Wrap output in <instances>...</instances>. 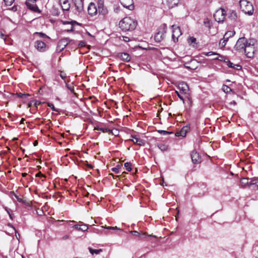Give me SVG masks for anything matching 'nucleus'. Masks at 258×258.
I'll use <instances>...</instances> for the list:
<instances>
[{"label": "nucleus", "instance_id": "nucleus-13", "mask_svg": "<svg viewBox=\"0 0 258 258\" xmlns=\"http://www.w3.org/2000/svg\"><path fill=\"white\" fill-rule=\"evenodd\" d=\"M59 4L64 11H68L70 9L71 5L68 0H59Z\"/></svg>", "mask_w": 258, "mask_h": 258}, {"label": "nucleus", "instance_id": "nucleus-46", "mask_svg": "<svg viewBox=\"0 0 258 258\" xmlns=\"http://www.w3.org/2000/svg\"><path fill=\"white\" fill-rule=\"evenodd\" d=\"M123 40L125 42H127L130 40L129 38L127 37H126V36L123 37Z\"/></svg>", "mask_w": 258, "mask_h": 258}, {"label": "nucleus", "instance_id": "nucleus-9", "mask_svg": "<svg viewBox=\"0 0 258 258\" xmlns=\"http://www.w3.org/2000/svg\"><path fill=\"white\" fill-rule=\"evenodd\" d=\"M121 4L124 7L130 10L134 9L133 0H119Z\"/></svg>", "mask_w": 258, "mask_h": 258}, {"label": "nucleus", "instance_id": "nucleus-30", "mask_svg": "<svg viewBox=\"0 0 258 258\" xmlns=\"http://www.w3.org/2000/svg\"><path fill=\"white\" fill-rule=\"evenodd\" d=\"M203 55H205L206 56H210L211 55H219V54L216 52H213V51H210L208 52H203L202 53Z\"/></svg>", "mask_w": 258, "mask_h": 258}, {"label": "nucleus", "instance_id": "nucleus-36", "mask_svg": "<svg viewBox=\"0 0 258 258\" xmlns=\"http://www.w3.org/2000/svg\"><path fill=\"white\" fill-rule=\"evenodd\" d=\"M67 87L72 92L74 91V87L73 83L66 84Z\"/></svg>", "mask_w": 258, "mask_h": 258}, {"label": "nucleus", "instance_id": "nucleus-57", "mask_svg": "<svg viewBox=\"0 0 258 258\" xmlns=\"http://www.w3.org/2000/svg\"><path fill=\"white\" fill-rule=\"evenodd\" d=\"M105 233H106V234H109V233H108V232H106Z\"/></svg>", "mask_w": 258, "mask_h": 258}, {"label": "nucleus", "instance_id": "nucleus-33", "mask_svg": "<svg viewBox=\"0 0 258 258\" xmlns=\"http://www.w3.org/2000/svg\"><path fill=\"white\" fill-rule=\"evenodd\" d=\"M120 168V165H117L115 167H113L112 168V171L115 172V173H119Z\"/></svg>", "mask_w": 258, "mask_h": 258}, {"label": "nucleus", "instance_id": "nucleus-12", "mask_svg": "<svg viewBox=\"0 0 258 258\" xmlns=\"http://www.w3.org/2000/svg\"><path fill=\"white\" fill-rule=\"evenodd\" d=\"M162 27H163V31L162 32H158L155 35V39L157 41H160L164 37V33L166 32V25L164 24Z\"/></svg>", "mask_w": 258, "mask_h": 258}, {"label": "nucleus", "instance_id": "nucleus-37", "mask_svg": "<svg viewBox=\"0 0 258 258\" xmlns=\"http://www.w3.org/2000/svg\"><path fill=\"white\" fill-rule=\"evenodd\" d=\"M256 183H257V178H252V179H250V180L249 181L248 185L256 184Z\"/></svg>", "mask_w": 258, "mask_h": 258}, {"label": "nucleus", "instance_id": "nucleus-11", "mask_svg": "<svg viewBox=\"0 0 258 258\" xmlns=\"http://www.w3.org/2000/svg\"><path fill=\"white\" fill-rule=\"evenodd\" d=\"M192 162L194 164H199L201 162V158L199 154L196 151H192L191 153Z\"/></svg>", "mask_w": 258, "mask_h": 258}, {"label": "nucleus", "instance_id": "nucleus-23", "mask_svg": "<svg viewBox=\"0 0 258 258\" xmlns=\"http://www.w3.org/2000/svg\"><path fill=\"white\" fill-rule=\"evenodd\" d=\"M235 34V32L233 31H229L225 33L223 37L225 39L228 41V39L234 36Z\"/></svg>", "mask_w": 258, "mask_h": 258}, {"label": "nucleus", "instance_id": "nucleus-53", "mask_svg": "<svg viewBox=\"0 0 258 258\" xmlns=\"http://www.w3.org/2000/svg\"><path fill=\"white\" fill-rule=\"evenodd\" d=\"M73 29V27L72 26H71V31H72Z\"/></svg>", "mask_w": 258, "mask_h": 258}, {"label": "nucleus", "instance_id": "nucleus-40", "mask_svg": "<svg viewBox=\"0 0 258 258\" xmlns=\"http://www.w3.org/2000/svg\"><path fill=\"white\" fill-rule=\"evenodd\" d=\"M35 35H39L40 37H42V38H44V37H47V35L42 33V32H35Z\"/></svg>", "mask_w": 258, "mask_h": 258}, {"label": "nucleus", "instance_id": "nucleus-24", "mask_svg": "<svg viewBox=\"0 0 258 258\" xmlns=\"http://www.w3.org/2000/svg\"><path fill=\"white\" fill-rule=\"evenodd\" d=\"M249 178H243L240 180V186L241 187H245L246 185H248Z\"/></svg>", "mask_w": 258, "mask_h": 258}, {"label": "nucleus", "instance_id": "nucleus-21", "mask_svg": "<svg viewBox=\"0 0 258 258\" xmlns=\"http://www.w3.org/2000/svg\"><path fill=\"white\" fill-rule=\"evenodd\" d=\"M180 0H167V4L169 8H172L176 6Z\"/></svg>", "mask_w": 258, "mask_h": 258}, {"label": "nucleus", "instance_id": "nucleus-39", "mask_svg": "<svg viewBox=\"0 0 258 258\" xmlns=\"http://www.w3.org/2000/svg\"><path fill=\"white\" fill-rule=\"evenodd\" d=\"M5 4L7 6H11L14 3V0H4Z\"/></svg>", "mask_w": 258, "mask_h": 258}, {"label": "nucleus", "instance_id": "nucleus-58", "mask_svg": "<svg viewBox=\"0 0 258 258\" xmlns=\"http://www.w3.org/2000/svg\"><path fill=\"white\" fill-rule=\"evenodd\" d=\"M37 176H39V173H38V174H37Z\"/></svg>", "mask_w": 258, "mask_h": 258}, {"label": "nucleus", "instance_id": "nucleus-51", "mask_svg": "<svg viewBox=\"0 0 258 258\" xmlns=\"http://www.w3.org/2000/svg\"><path fill=\"white\" fill-rule=\"evenodd\" d=\"M29 1H31L32 2H35L36 0H28Z\"/></svg>", "mask_w": 258, "mask_h": 258}, {"label": "nucleus", "instance_id": "nucleus-18", "mask_svg": "<svg viewBox=\"0 0 258 258\" xmlns=\"http://www.w3.org/2000/svg\"><path fill=\"white\" fill-rule=\"evenodd\" d=\"M132 138L131 140L134 144L140 146H142L144 144V140L138 138L136 136H132Z\"/></svg>", "mask_w": 258, "mask_h": 258}, {"label": "nucleus", "instance_id": "nucleus-20", "mask_svg": "<svg viewBox=\"0 0 258 258\" xmlns=\"http://www.w3.org/2000/svg\"><path fill=\"white\" fill-rule=\"evenodd\" d=\"M178 87L182 93L184 94H186L188 90V87L187 85L183 82L179 83Z\"/></svg>", "mask_w": 258, "mask_h": 258}, {"label": "nucleus", "instance_id": "nucleus-56", "mask_svg": "<svg viewBox=\"0 0 258 258\" xmlns=\"http://www.w3.org/2000/svg\"><path fill=\"white\" fill-rule=\"evenodd\" d=\"M29 105V106H31L32 105V103H30Z\"/></svg>", "mask_w": 258, "mask_h": 258}, {"label": "nucleus", "instance_id": "nucleus-32", "mask_svg": "<svg viewBox=\"0 0 258 258\" xmlns=\"http://www.w3.org/2000/svg\"><path fill=\"white\" fill-rule=\"evenodd\" d=\"M47 106H49L53 111L57 112H59L58 109L55 108L54 105L52 103L48 102L47 103Z\"/></svg>", "mask_w": 258, "mask_h": 258}, {"label": "nucleus", "instance_id": "nucleus-52", "mask_svg": "<svg viewBox=\"0 0 258 258\" xmlns=\"http://www.w3.org/2000/svg\"><path fill=\"white\" fill-rule=\"evenodd\" d=\"M37 101H35V102H34V105H35V106H36V105H37Z\"/></svg>", "mask_w": 258, "mask_h": 258}, {"label": "nucleus", "instance_id": "nucleus-34", "mask_svg": "<svg viewBox=\"0 0 258 258\" xmlns=\"http://www.w3.org/2000/svg\"><path fill=\"white\" fill-rule=\"evenodd\" d=\"M95 130L100 131L103 133H107L110 132V130L107 128H102V127H95Z\"/></svg>", "mask_w": 258, "mask_h": 258}, {"label": "nucleus", "instance_id": "nucleus-29", "mask_svg": "<svg viewBox=\"0 0 258 258\" xmlns=\"http://www.w3.org/2000/svg\"><path fill=\"white\" fill-rule=\"evenodd\" d=\"M222 89L225 93H226L230 92L231 91V88L229 87H228V86L225 85H223Z\"/></svg>", "mask_w": 258, "mask_h": 258}, {"label": "nucleus", "instance_id": "nucleus-19", "mask_svg": "<svg viewBox=\"0 0 258 258\" xmlns=\"http://www.w3.org/2000/svg\"><path fill=\"white\" fill-rule=\"evenodd\" d=\"M118 56L121 60L127 62L130 61L131 58L130 55L125 52L119 53Z\"/></svg>", "mask_w": 258, "mask_h": 258}, {"label": "nucleus", "instance_id": "nucleus-25", "mask_svg": "<svg viewBox=\"0 0 258 258\" xmlns=\"http://www.w3.org/2000/svg\"><path fill=\"white\" fill-rule=\"evenodd\" d=\"M227 66L231 68H235L237 70L241 69V66L238 64H234L232 62L229 61L227 63Z\"/></svg>", "mask_w": 258, "mask_h": 258}, {"label": "nucleus", "instance_id": "nucleus-59", "mask_svg": "<svg viewBox=\"0 0 258 258\" xmlns=\"http://www.w3.org/2000/svg\"><path fill=\"white\" fill-rule=\"evenodd\" d=\"M71 222H75V221H71Z\"/></svg>", "mask_w": 258, "mask_h": 258}, {"label": "nucleus", "instance_id": "nucleus-48", "mask_svg": "<svg viewBox=\"0 0 258 258\" xmlns=\"http://www.w3.org/2000/svg\"><path fill=\"white\" fill-rule=\"evenodd\" d=\"M14 229V230L15 231V232H16V237H17V239H18V240H19V238H20V234L18 233V235H17L16 230L15 229Z\"/></svg>", "mask_w": 258, "mask_h": 258}, {"label": "nucleus", "instance_id": "nucleus-26", "mask_svg": "<svg viewBox=\"0 0 258 258\" xmlns=\"http://www.w3.org/2000/svg\"><path fill=\"white\" fill-rule=\"evenodd\" d=\"M229 17L230 19L235 20L237 17V13L235 11H231L229 15Z\"/></svg>", "mask_w": 258, "mask_h": 258}, {"label": "nucleus", "instance_id": "nucleus-10", "mask_svg": "<svg viewBox=\"0 0 258 258\" xmlns=\"http://www.w3.org/2000/svg\"><path fill=\"white\" fill-rule=\"evenodd\" d=\"M46 44L40 40H37L35 43V47L39 51L44 52L46 50Z\"/></svg>", "mask_w": 258, "mask_h": 258}, {"label": "nucleus", "instance_id": "nucleus-1", "mask_svg": "<svg viewBox=\"0 0 258 258\" xmlns=\"http://www.w3.org/2000/svg\"><path fill=\"white\" fill-rule=\"evenodd\" d=\"M256 46L257 42L255 39H247L245 37H241L237 41L235 48L240 52H244L247 57L252 58L256 51Z\"/></svg>", "mask_w": 258, "mask_h": 258}, {"label": "nucleus", "instance_id": "nucleus-22", "mask_svg": "<svg viewBox=\"0 0 258 258\" xmlns=\"http://www.w3.org/2000/svg\"><path fill=\"white\" fill-rule=\"evenodd\" d=\"M130 232L131 233H132L133 235L136 237H140L141 238H143L144 237H145L146 236H150V235H146L145 234V233H140L137 231H130Z\"/></svg>", "mask_w": 258, "mask_h": 258}, {"label": "nucleus", "instance_id": "nucleus-45", "mask_svg": "<svg viewBox=\"0 0 258 258\" xmlns=\"http://www.w3.org/2000/svg\"><path fill=\"white\" fill-rule=\"evenodd\" d=\"M79 45L80 47H84V46H85V41H81L79 43Z\"/></svg>", "mask_w": 258, "mask_h": 258}, {"label": "nucleus", "instance_id": "nucleus-17", "mask_svg": "<svg viewBox=\"0 0 258 258\" xmlns=\"http://www.w3.org/2000/svg\"><path fill=\"white\" fill-rule=\"evenodd\" d=\"M26 5L30 10L34 12H37L38 9L35 4V2H32L28 0L27 2H26Z\"/></svg>", "mask_w": 258, "mask_h": 258}, {"label": "nucleus", "instance_id": "nucleus-27", "mask_svg": "<svg viewBox=\"0 0 258 258\" xmlns=\"http://www.w3.org/2000/svg\"><path fill=\"white\" fill-rule=\"evenodd\" d=\"M89 251L90 252V253L92 254H98L100 252H101L102 251V250L101 249H92V248H89Z\"/></svg>", "mask_w": 258, "mask_h": 258}, {"label": "nucleus", "instance_id": "nucleus-3", "mask_svg": "<svg viewBox=\"0 0 258 258\" xmlns=\"http://www.w3.org/2000/svg\"><path fill=\"white\" fill-rule=\"evenodd\" d=\"M240 8L245 14L252 15L253 12L252 5L246 0L239 1Z\"/></svg>", "mask_w": 258, "mask_h": 258}, {"label": "nucleus", "instance_id": "nucleus-2", "mask_svg": "<svg viewBox=\"0 0 258 258\" xmlns=\"http://www.w3.org/2000/svg\"><path fill=\"white\" fill-rule=\"evenodd\" d=\"M137 25V21L130 17L124 18L119 23L120 28L124 32L134 30Z\"/></svg>", "mask_w": 258, "mask_h": 258}, {"label": "nucleus", "instance_id": "nucleus-6", "mask_svg": "<svg viewBox=\"0 0 258 258\" xmlns=\"http://www.w3.org/2000/svg\"><path fill=\"white\" fill-rule=\"evenodd\" d=\"M74 7L75 8V14H79L84 9L83 3L82 0H73Z\"/></svg>", "mask_w": 258, "mask_h": 258}, {"label": "nucleus", "instance_id": "nucleus-4", "mask_svg": "<svg viewBox=\"0 0 258 258\" xmlns=\"http://www.w3.org/2000/svg\"><path fill=\"white\" fill-rule=\"evenodd\" d=\"M226 11L223 9H220L214 14L215 20L218 23L223 22L225 18Z\"/></svg>", "mask_w": 258, "mask_h": 258}, {"label": "nucleus", "instance_id": "nucleus-35", "mask_svg": "<svg viewBox=\"0 0 258 258\" xmlns=\"http://www.w3.org/2000/svg\"><path fill=\"white\" fill-rule=\"evenodd\" d=\"M124 166L127 171H131L132 170V164L131 163H130V162L125 163Z\"/></svg>", "mask_w": 258, "mask_h": 258}, {"label": "nucleus", "instance_id": "nucleus-43", "mask_svg": "<svg viewBox=\"0 0 258 258\" xmlns=\"http://www.w3.org/2000/svg\"><path fill=\"white\" fill-rule=\"evenodd\" d=\"M177 95L180 98V100L184 101L183 97L180 95V94L177 91H175Z\"/></svg>", "mask_w": 258, "mask_h": 258}, {"label": "nucleus", "instance_id": "nucleus-50", "mask_svg": "<svg viewBox=\"0 0 258 258\" xmlns=\"http://www.w3.org/2000/svg\"><path fill=\"white\" fill-rule=\"evenodd\" d=\"M191 42H195L196 40V38H191Z\"/></svg>", "mask_w": 258, "mask_h": 258}, {"label": "nucleus", "instance_id": "nucleus-41", "mask_svg": "<svg viewBox=\"0 0 258 258\" xmlns=\"http://www.w3.org/2000/svg\"><path fill=\"white\" fill-rule=\"evenodd\" d=\"M97 7L104 5V0H97Z\"/></svg>", "mask_w": 258, "mask_h": 258}, {"label": "nucleus", "instance_id": "nucleus-28", "mask_svg": "<svg viewBox=\"0 0 258 258\" xmlns=\"http://www.w3.org/2000/svg\"><path fill=\"white\" fill-rule=\"evenodd\" d=\"M102 228H105L108 230H118V231H122V229L117 227V226L115 227H111V226H102Z\"/></svg>", "mask_w": 258, "mask_h": 258}, {"label": "nucleus", "instance_id": "nucleus-55", "mask_svg": "<svg viewBox=\"0 0 258 258\" xmlns=\"http://www.w3.org/2000/svg\"><path fill=\"white\" fill-rule=\"evenodd\" d=\"M256 185L258 187V179H257V183H256Z\"/></svg>", "mask_w": 258, "mask_h": 258}, {"label": "nucleus", "instance_id": "nucleus-14", "mask_svg": "<svg viewBox=\"0 0 258 258\" xmlns=\"http://www.w3.org/2000/svg\"><path fill=\"white\" fill-rule=\"evenodd\" d=\"M75 229L78 231H86L88 229L86 224H83L82 222L80 221L79 224H76L73 226Z\"/></svg>", "mask_w": 258, "mask_h": 258}, {"label": "nucleus", "instance_id": "nucleus-5", "mask_svg": "<svg viewBox=\"0 0 258 258\" xmlns=\"http://www.w3.org/2000/svg\"><path fill=\"white\" fill-rule=\"evenodd\" d=\"M171 27L172 29V39L174 42H175L176 41H177L178 38L181 35L182 33L179 27L173 25Z\"/></svg>", "mask_w": 258, "mask_h": 258}, {"label": "nucleus", "instance_id": "nucleus-31", "mask_svg": "<svg viewBox=\"0 0 258 258\" xmlns=\"http://www.w3.org/2000/svg\"><path fill=\"white\" fill-rule=\"evenodd\" d=\"M227 41V40L225 39L223 37L222 39H221L219 41V45L221 47H223L225 46L226 42Z\"/></svg>", "mask_w": 258, "mask_h": 258}, {"label": "nucleus", "instance_id": "nucleus-38", "mask_svg": "<svg viewBox=\"0 0 258 258\" xmlns=\"http://www.w3.org/2000/svg\"><path fill=\"white\" fill-rule=\"evenodd\" d=\"M158 147L161 151H165L167 149V146L164 144H160Z\"/></svg>", "mask_w": 258, "mask_h": 258}, {"label": "nucleus", "instance_id": "nucleus-54", "mask_svg": "<svg viewBox=\"0 0 258 258\" xmlns=\"http://www.w3.org/2000/svg\"><path fill=\"white\" fill-rule=\"evenodd\" d=\"M68 23H69V22H63V24H68Z\"/></svg>", "mask_w": 258, "mask_h": 258}, {"label": "nucleus", "instance_id": "nucleus-15", "mask_svg": "<svg viewBox=\"0 0 258 258\" xmlns=\"http://www.w3.org/2000/svg\"><path fill=\"white\" fill-rule=\"evenodd\" d=\"M189 130H190V128L189 126H183L181 129L180 132H177L175 134V136L176 137H179V136L185 137L186 136V133L189 131Z\"/></svg>", "mask_w": 258, "mask_h": 258}, {"label": "nucleus", "instance_id": "nucleus-8", "mask_svg": "<svg viewBox=\"0 0 258 258\" xmlns=\"http://www.w3.org/2000/svg\"><path fill=\"white\" fill-rule=\"evenodd\" d=\"M88 14L91 16H94L97 15V6L93 3H91L88 7Z\"/></svg>", "mask_w": 258, "mask_h": 258}, {"label": "nucleus", "instance_id": "nucleus-47", "mask_svg": "<svg viewBox=\"0 0 258 258\" xmlns=\"http://www.w3.org/2000/svg\"><path fill=\"white\" fill-rule=\"evenodd\" d=\"M15 197H16V198H17V200H18L19 202H20V203H22V202H23V200H22V199H21V198H19V197H17V196H16Z\"/></svg>", "mask_w": 258, "mask_h": 258}, {"label": "nucleus", "instance_id": "nucleus-49", "mask_svg": "<svg viewBox=\"0 0 258 258\" xmlns=\"http://www.w3.org/2000/svg\"><path fill=\"white\" fill-rule=\"evenodd\" d=\"M230 105H236V102L235 101H231L230 103Z\"/></svg>", "mask_w": 258, "mask_h": 258}, {"label": "nucleus", "instance_id": "nucleus-16", "mask_svg": "<svg viewBox=\"0 0 258 258\" xmlns=\"http://www.w3.org/2000/svg\"><path fill=\"white\" fill-rule=\"evenodd\" d=\"M97 13H98L99 15L105 17L107 15L108 11L104 6H101L97 7Z\"/></svg>", "mask_w": 258, "mask_h": 258}, {"label": "nucleus", "instance_id": "nucleus-42", "mask_svg": "<svg viewBox=\"0 0 258 258\" xmlns=\"http://www.w3.org/2000/svg\"><path fill=\"white\" fill-rule=\"evenodd\" d=\"M159 132L161 134H163V135H168V134H170V133H169L167 131H163V130L159 131Z\"/></svg>", "mask_w": 258, "mask_h": 258}, {"label": "nucleus", "instance_id": "nucleus-7", "mask_svg": "<svg viewBox=\"0 0 258 258\" xmlns=\"http://www.w3.org/2000/svg\"><path fill=\"white\" fill-rule=\"evenodd\" d=\"M72 40L69 38H66L60 40L58 43L57 50L61 51Z\"/></svg>", "mask_w": 258, "mask_h": 258}, {"label": "nucleus", "instance_id": "nucleus-44", "mask_svg": "<svg viewBox=\"0 0 258 258\" xmlns=\"http://www.w3.org/2000/svg\"><path fill=\"white\" fill-rule=\"evenodd\" d=\"M60 77L63 80L65 79V78H66V74H64L62 72H61L60 74Z\"/></svg>", "mask_w": 258, "mask_h": 258}]
</instances>
